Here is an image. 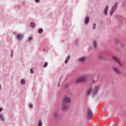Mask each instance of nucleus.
<instances>
[{
  "label": "nucleus",
  "mask_w": 126,
  "mask_h": 126,
  "mask_svg": "<svg viewBox=\"0 0 126 126\" xmlns=\"http://www.w3.org/2000/svg\"><path fill=\"white\" fill-rule=\"evenodd\" d=\"M71 98L68 95L64 96L62 100L61 110L63 112H66L69 109L71 103Z\"/></svg>",
  "instance_id": "nucleus-1"
},
{
  "label": "nucleus",
  "mask_w": 126,
  "mask_h": 126,
  "mask_svg": "<svg viewBox=\"0 0 126 126\" xmlns=\"http://www.w3.org/2000/svg\"><path fill=\"white\" fill-rule=\"evenodd\" d=\"M115 17L116 19L118 20V22H119L120 24H125L126 23V19L125 18H123V17H122V16L121 15L116 14L115 15Z\"/></svg>",
  "instance_id": "nucleus-2"
},
{
  "label": "nucleus",
  "mask_w": 126,
  "mask_h": 126,
  "mask_svg": "<svg viewBox=\"0 0 126 126\" xmlns=\"http://www.w3.org/2000/svg\"><path fill=\"white\" fill-rule=\"evenodd\" d=\"M88 78L87 76H81L75 81V83H80V82H85L87 81Z\"/></svg>",
  "instance_id": "nucleus-3"
},
{
  "label": "nucleus",
  "mask_w": 126,
  "mask_h": 126,
  "mask_svg": "<svg viewBox=\"0 0 126 126\" xmlns=\"http://www.w3.org/2000/svg\"><path fill=\"white\" fill-rule=\"evenodd\" d=\"M93 112L90 108H88L86 112V117L88 119H91L93 117Z\"/></svg>",
  "instance_id": "nucleus-4"
},
{
  "label": "nucleus",
  "mask_w": 126,
  "mask_h": 126,
  "mask_svg": "<svg viewBox=\"0 0 126 126\" xmlns=\"http://www.w3.org/2000/svg\"><path fill=\"white\" fill-rule=\"evenodd\" d=\"M112 70L116 74H118V75L122 74V72L118 66H113L112 67Z\"/></svg>",
  "instance_id": "nucleus-5"
},
{
  "label": "nucleus",
  "mask_w": 126,
  "mask_h": 126,
  "mask_svg": "<svg viewBox=\"0 0 126 126\" xmlns=\"http://www.w3.org/2000/svg\"><path fill=\"white\" fill-rule=\"evenodd\" d=\"M119 5V2H115L114 3V5L112 6V7L111 8V10L110 11V15L112 16L113 14H114L115 11L117 10L118 8V6Z\"/></svg>",
  "instance_id": "nucleus-6"
},
{
  "label": "nucleus",
  "mask_w": 126,
  "mask_h": 126,
  "mask_svg": "<svg viewBox=\"0 0 126 126\" xmlns=\"http://www.w3.org/2000/svg\"><path fill=\"white\" fill-rule=\"evenodd\" d=\"M112 57L113 60L116 61V62H117V63H118L121 65V66H123V64L122 63V62H121L120 58H119L118 56H116V55H112Z\"/></svg>",
  "instance_id": "nucleus-7"
},
{
  "label": "nucleus",
  "mask_w": 126,
  "mask_h": 126,
  "mask_svg": "<svg viewBox=\"0 0 126 126\" xmlns=\"http://www.w3.org/2000/svg\"><path fill=\"white\" fill-rule=\"evenodd\" d=\"M109 7L108 6V5H106V6L104 7L103 10V13L104 16H107L109 11Z\"/></svg>",
  "instance_id": "nucleus-8"
},
{
  "label": "nucleus",
  "mask_w": 126,
  "mask_h": 126,
  "mask_svg": "<svg viewBox=\"0 0 126 126\" xmlns=\"http://www.w3.org/2000/svg\"><path fill=\"white\" fill-rule=\"evenodd\" d=\"M99 90V86H95V88H94L93 90V95L94 96H96Z\"/></svg>",
  "instance_id": "nucleus-9"
},
{
  "label": "nucleus",
  "mask_w": 126,
  "mask_h": 126,
  "mask_svg": "<svg viewBox=\"0 0 126 126\" xmlns=\"http://www.w3.org/2000/svg\"><path fill=\"white\" fill-rule=\"evenodd\" d=\"M24 37L23 33H18L16 34V38L18 40H22V38Z\"/></svg>",
  "instance_id": "nucleus-10"
},
{
  "label": "nucleus",
  "mask_w": 126,
  "mask_h": 126,
  "mask_svg": "<svg viewBox=\"0 0 126 126\" xmlns=\"http://www.w3.org/2000/svg\"><path fill=\"white\" fill-rule=\"evenodd\" d=\"M87 58L86 56H83V57H80L78 59L79 62H82V63L86 61Z\"/></svg>",
  "instance_id": "nucleus-11"
},
{
  "label": "nucleus",
  "mask_w": 126,
  "mask_h": 126,
  "mask_svg": "<svg viewBox=\"0 0 126 126\" xmlns=\"http://www.w3.org/2000/svg\"><path fill=\"white\" fill-rule=\"evenodd\" d=\"M93 90V89L92 87H90V88L87 91L86 95L90 96V95H91V94H92Z\"/></svg>",
  "instance_id": "nucleus-12"
},
{
  "label": "nucleus",
  "mask_w": 126,
  "mask_h": 126,
  "mask_svg": "<svg viewBox=\"0 0 126 126\" xmlns=\"http://www.w3.org/2000/svg\"><path fill=\"white\" fill-rule=\"evenodd\" d=\"M93 46H94V48L95 49H96V48H97V47H98L97 41H96V40H94V41H93Z\"/></svg>",
  "instance_id": "nucleus-13"
},
{
  "label": "nucleus",
  "mask_w": 126,
  "mask_h": 126,
  "mask_svg": "<svg viewBox=\"0 0 126 126\" xmlns=\"http://www.w3.org/2000/svg\"><path fill=\"white\" fill-rule=\"evenodd\" d=\"M54 116L57 120H58V121H60V120H61V119H62V118H61V117H59V114L58 113H55Z\"/></svg>",
  "instance_id": "nucleus-14"
},
{
  "label": "nucleus",
  "mask_w": 126,
  "mask_h": 126,
  "mask_svg": "<svg viewBox=\"0 0 126 126\" xmlns=\"http://www.w3.org/2000/svg\"><path fill=\"white\" fill-rule=\"evenodd\" d=\"M90 18L89 17L87 16V17H86L85 18V24H89V22H90Z\"/></svg>",
  "instance_id": "nucleus-15"
},
{
  "label": "nucleus",
  "mask_w": 126,
  "mask_h": 126,
  "mask_svg": "<svg viewBox=\"0 0 126 126\" xmlns=\"http://www.w3.org/2000/svg\"><path fill=\"white\" fill-rule=\"evenodd\" d=\"M70 55H68L67 56L66 59L65 60V63H67V62H68L69 60H70Z\"/></svg>",
  "instance_id": "nucleus-16"
},
{
  "label": "nucleus",
  "mask_w": 126,
  "mask_h": 126,
  "mask_svg": "<svg viewBox=\"0 0 126 126\" xmlns=\"http://www.w3.org/2000/svg\"><path fill=\"white\" fill-rule=\"evenodd\" d=\"M37 126H43V123H42L41 120H40L38 121V124H37Z\"/></svg>",
  "instance_id": "nucleus-17"
},
{
  "label": "nucleus",
  "mask_w": 126,
  "mask_h": 126,
  "mask_svg": "<svg viewBox=\"0 0 126 126\" xmlns=\"http://www.w3.org/2000/svg\"><path fill=\"white\" fill-rule=\"evenodd\" d=\"M35 24L33 22H31L30 23V26L31 27V28H35Z\"/></svg>",
  "instance_id": "nucleus-18"
},
{
  "label": "nucleus",
  "mask_w": 126,
  "mask_h": 126,
  "mask_svg": "<svg viewBox=\"0 0 126 126\" xmlns=\"http://www.w3.org/2000/svg\"><path fill=\"white\" fill-rule=\"evenodd\" d=\"M21 84H22V85H24V84H25V79H22V80H21Z\"/></svg>",
  "instance_id": "nucleus-19"
},
{
  "label": "nucleus",
  "mask_w": 126,
  "mask_h": 126,
  "mask_svg": "<svg viewBox=\"0 0 126 126\" xmlns=\"http://www.w3.org/2000/svg\"><path fill=\"white\" fill-rule=\"evenodd\" d=\"M93 29L95 30L96 27V24L95 23H94L92 25Z\"/></svg>",
  "instance_id": "nucleus-20"
},
{
  "label": "nucleus",
  "mask_w": 126,
  "mask_h": 126,
  "mask_svg": "<svg viewBox=\"0 0 126 126\" xmlns=\"http://www.w3.org/2000/svg\"><path fill=\"white\" fill-rule=\"evenodd\" d=\"M43 32V30L42 28L39 29V30L38 31V33H42V32Z\"/></svg>",
  "instance_id": "nucleus-21"
},
{
  "label": "nucleus",
  "mask_w": 126,
  "mask_h": 126,
  "mask_svg": "<svg viewBox=\"0 0 126 126\" xmlns=\"http://www.w3.org/2000/svg\"><path fill=\"white\" fill-rule=\"evenodd\" d=\"M48 62H44L43 67H47V66H48Z\"/></svg>",
  "instance_id": "nucleus-22"
},
{
  "label": "nucleus",
  "mask_w": 126,
  "mask_h": 126,
  "mask_svg": "<svg viewBox=\"0 0 126 126\" xmlns=\"http://www.w3.org/2000/svg\"><path fill=\"white\" fill-rule=\"evenodd\" d=\"M0 119L1 121H4L3 115L2 114H0Z\"/></svg>",
  "instance_id": "nucleus-23"
},
{
  "label": "nucleus",
  "mask_w": 126,
  "mask_h": 126,
  "mask_svg": "<svg viewBox=\"0 0 126 126\" xmlns=\"http://www.w3.org/2000/svg\"><path fill=\"white\" fill-rule=\"evenodd\" d=\"M98 58L99 59H104V56H101V55H98L97 56Z\"/></svg>",
  "instance_id": "nucleus-24"
},
{
  "label": "nucleus",
  "mask_w": 126,
  "mask_h": 126,
  "mask_svg": "<svg viewBox=\"0 0 126 126\" xmlns=\"http://www.w3.org/2000/svg\"><path fill=\"white\" fill-rule=\"evenodd\" d=\"M13 55H14V51L13 49H12L11 50V57H13Z\"/></svg>",
  "instance_id": "nucleus-25"
},
{
  "label": "nucleus",
  "mask_w": 126,
  "mask_h": 126,
  "mask_svg": "<svg viewBox=\"0 0 126 126\" xmlns=\"http://www.w3.org/2000/svg\"><path fill=\"white\" fill-rule=\"evenodd\" d=\"M30 72L31 73H32V74H33V73H34V71L33 69H32V68H31L30 69Z\"/></svg>",
  "instance_id": "nucleus-26"
},
{
  "label": "nucleus",
  "mask_w": 126,
  "mask_h": 126,
  "mask_svg": "<svg viewBox=\"0 0 126 126\" xmlns=\"http://www.w3.org/2000/svg\"><path fill=\"white\" fill-rule=\"evenodd\" d=\"M64 88H67V87H68V84H65L64 85Z\"/></svg>",
  "instance_id": "nucleus-27"
},
{
  "label": "nucleus",
  "mask_w": 126,
  "mask_h": 126,
  "mask_svg": "<svg viewBox=\"0 0 126 126\" xmlns=\"http://www.w3.org/2000/svg\"><path fill=\"white\" fill-rule=\"evenodd\" d=\"M22 4L23 5V6H26V4L25 3V2L24 1H22Z\"/></svg>",
  "instance_id": "nucleus-28"
},
{
  "label": "nucleus",
  "mask_w": 126,
  "mask_h": 126,
  "mask_svg": "<svg viewBox=\"0 0 126 126\" xmlns=\"http://www.w3.org/2000/svg\"><path fill=\"white\" fill-rule=\"evenodd\" d=\"M32 40V36H30V37H29L28 38V41H31Z\"/></svg>",
  "instance_id": "nucleus-29"
},
{
  "label": "nucleus",
  "mask_w": 126,
  "mask_h": 126,
  "mask_svg": "<svg viewBox=\"0 0 126 126\" xmlns=\"http://www.w3.org/2000/svg\"><path fill=\"white\" fill-rule=\"evenodd\" d=\"M122 6H123V7H125V6H126V2H123V3H122Z\"/></svg>",
  "instance_id": "nucleus-30"
},
{
  "label": "nucleus",
  "mask_w": 126,
  "mask_h": 126,
  "mask_svg": "<svg viewBox=\"0 0 126 126\" xmlns=\"http://www.w3.org/2000/svg\"><path fill=\"white\" fill-rule=\"evenodd\" d=\"M34 1L36 3H39L40 0H34Z\"/></svg>",
  "instance_id": "nucleus-31"
},
{
  "label": "nucleus",
  "mask_w": 126,
  "mask_h": 126,
  "mask_svg": "<svg viewBox=\"0 0 126 126\" xmlns=\"http://www.w3.org/2000/svg\"><path fill=\"white\" fill-rule=\"evenodd\" d=\"M2 111H3V109L2 107H1V108H0V113L2 112Z\"/></svg>",
  "instance_id": "nucleus-32"
},
{
  "label": "nucleus",
  "mask_w": 126,
  "mask_h": 126,
  "mask_svg": "<svg viewBox=\"0 0 126 126\" xmlns=\"http://www.w3.org/2000/svg\"><path fill=\"white\" fill-rule=\"evenodd\" d=\"M79 41L78 40H76V45H79Z\"/></svg>",
  "instance_id": "nucleus-33"
},
{
  "label": "nucleus",
  "mask_w": 126,
  "mask_h": 126,
  "mask_svg": "<svg viewBox=\"0 0 126 126\" xmlns=\"http://www.w3.org/2000/svg\"><path fill=\"white\" fill-rule=\"evenodd\" d=\"M29 107H30V108H32V107H33V106H32V104H29Z\"/></svg>",
  "instance_id": "nucleus-34"
},
{
  "label": "nucleus",
  "mask_w": 126,
  "mask_h": 126,
  "mask_svg": "<svg viewBox=\"0 0 126 126\" xmlns=\"http://www.w3.org/2000/svg\"><path fill=\"white\" fill-rule=\"evenodd\" d=\"M45 50H46V49H45V48H43V51H45Z\"/></svg>",
  "instance_id": "nucleus-35"
},
{
  "label": "nucleus",
  "mask_w": 126,
  "mask_h": 126,
  "mask_svg": "<svg viewBox=\"0 0 126 126\" xmlns=\"http://www.w3.org/2000/svg\"><path fill=\"white\" fill-rule=\"evenodd\" d=\"M0 89H1V85H0Z\"/></svg>",
  "instance_id": "nucleus-36"
},
{
  "label": "nucleus",
  "mask_w": 126,
  "mask_h": 126,
  "mask_svg": "<svg viewBox=\"0 0 126 126\" xmlns=\"http://www.w3.org/2000/svg\"><path fill=\"white\" fill-rule=\"evenodd\" d=\"M58 87H60V83L58 84Z\"/></svg>",
  "instance_id": "nucleus-37"
}]
</instances>
